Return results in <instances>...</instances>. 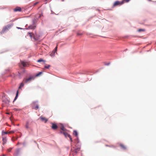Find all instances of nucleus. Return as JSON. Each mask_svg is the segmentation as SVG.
<instances>
[{"label":"nucleus","mask_w":156,"mask_h":156,"mask_svg":"<svg viewBox=\"0 0 156 156\" xmlns=\"http://www.w3.org/2000/svg\"><path fill=\"white\" fill-rule=\"evenodd\" d=\"M34 78V76H31L28 78H26L24 79L23 80V82L24 83H26L28 82H30L31 81L33 80Z\"/></svg>","instance_id":"obj_1"},{"label":"nucleus","mask_w":156,"mask_h":156,"mask_svg":"<svg viewBox=\"0 0 156 156\" xmlns=\"http://www.w3.org/2000/svg\"><path fill=\"white\" fill-rule=\"evenodd\" d=\"M60 133H61L63 134L66 137H69L70 139V141L71 142H72V138L71 136L67 132H66V131L65 132H62V131H60Z\"/></svg>","instance_id":"obj_2"},{"label":"nucleus","mask_w":156,"mask_h":156,"mask_svg":"<svg viewBox=\"0 0 156 156\" xmlns=\"http://www.w3.org/2000/svg\"><path fill=\"white\" fill-rule=\"evenodd\" d=\"M36 27V25L35 21L33 20V24L29 26L28 28H26V29H34Z\"/></svg>","instance_id":"obj_3"},{"label":"nucleus","mask_w":156,"mask_h":156,"mask_svg":"<svg viewBox=\"0 0 156 156\" xmlns=\"http://www.w3.org/2000/svg\"><path fill=\"white\" fill-rule=\"evenodd\" d=\"M123 4V2H119L118 1H116L114 2L113 4V7H115L118 5H121Z\"/></svg>","instance_id":"obj_4"},{"label":"nucleus","mask_w":156,"mask_h":156,"mask_svg":"<svg viewBox=\"0 0 156 156\" xmlns=\"http://www.w3.org/2000/svg\"><path fill=\"white\" fill-rule=\"evenodd\" d=\"M57 46H58V45H57V46H56V47L55 48V50H53L50 53V55L51 57H53V56H55V52L56 53V51H57Z\"/></svg>","instance_id":"obj_5"},{"label":"nucleus","mask_w":156,"mask_h":156,"mask_svg":"<svg viewBox=\"0 0 156 156\" xmlns=\"http://www.w3.org/2000/svg\"><path fill=\"white\" fill-rule=\"evenodd\" d=\"M11 27L12 25H7L3 28V30L4 31H5L7 30H8Z\"/></svg>","instance_id":"obj_6"},{"label":"nucleus","mask_w":156,"mask_h":156,"mask_svg":"<svg viewBox=\"0 0 156 156\" xmlns=\"http://www.w3.org/2000/svg\"><path fill=\"white\" fill-rule=\"evenodd\" d=\"M51 124L52 126H51V127L52 129H53L55 130L57 128L58 126L56 124L52 123H51Z\"/></svg>","instance_id":"obj_7"},{"label":"nucleus","mask_w":156,"mask_h":156,"mask_svg":"<svg viewBox=\"0 0 156 156\" xmlns=\"http://www.w3.org/2000/svg\"><path fill=\"white\" fill-rule=\"evenodd\" d=\"M36 104V102H34L32 103V105H33V108H34L36 110H37L39 108L38 106L37 105H36V106H35V105Z\"/></svg>","instance_id":"obj_8"},{"label":"nucleus","mask_w":156,"mask_h":156,"mask_svg":"<svg viewBox=\"0 0 156 156\" xmlns=\"http://www.w3.org/2000/svg\"><path fill=\"white\" fill-rule=\"evenodd\" d=\"M40 119L43 121H44L45 123H46L48 121V119H46V118L43 117L42 116H41L40 117Z\"/></svg>","instance_id":"obj_9"},{"label":"nucleus","mask_w":156,"mask_h":156,"mask_svg":"<svg viewBox=\"0 0 156 156\" xmlns=\"http://www.w3.org/2000/svg\"><path fill=\"white\" fill-rule=\"evenodd\" d=\"M22 10L21 8L19 7H17L16 8L14 9V12H17V11H21Z\"/></svg>","instance_id":"obj_10"},{"label":"nucleus","mask_w":156,"mask_h":156,"mask_svg":"<svg viewBox=\"0 0 156 156\" xmlns=\"http://www.w3.org/2000/svg\"><path fill=\"white\" fill-rule=\"evenodd\" d=\"M20 149L18 148L16 150V151L15 152V154L16 155H18L20 153Z\"/></svg>","instance_id":"obj_11"},{"label":"nucleus","mask_w":156,"mask_h":156,"mask_svg":"<svg viewBox=\"0 0 156 156\" xmlns=\"http://www.w3.org/2000/svg\"><path fill=\"white\" fill-rule=\"evenodd\" d=\"M120 146L124 150H126L127 148L126 147L122 144H120Z\"/></svg>","instance_id":"obj_12"},{"label":"nucleus","mask_w":156,"mask_h":156,"mask_svg":"<svg viewBox=\"0 0 156 156\" xmlns=\"http://www.w3.org/2000/svg\"><path fill=\"white\" fill-rule=\"evenodd\" d=\"M21 63L23 67H26L27 66V63L24 62H21Z\"/></svg>","instance_id":"obj_13"},{"label":"nucleus","mask_w":156,"mask_h":156,"mask_svg":"<svg viewBox=\"0 0 156 156\" xmlns=\"http://www.w3.org/2000/svg\"><path fill=\"white\" fill-rule=\"evenodd\" d=\"M27 34L31 38L34 35V34L33 33L28 32Z\"/></svg>","instance_id":"obj_14"},{"label":"nucleus","mask_w":156,"mask_h":156,"mask_svg":"<svg viewBox=\"0 0 156 156\" xmlns=\"http://www.w3.org/2000/svg\"><path fill=\"white\" fill-rule=\"evenodd\" d=\"M61 129L62 130V132H65L66 130V129L63 126H62L61 127Z\"/></svg>","instance_id":"obj_15"},{"label":"nucleus","mask_w":156,"mask_h":156,"mask_svg":"<svg viewBox=\"0 0 156 156\" xmlns=\"http://www.w3.org/2000/svg\"><path fill=\"white\" fill-rule=\"evenodd\" d=\"M18 91H17V93H16L15 97V98L14 99V100L13 101V102H14L17 99V98H18Z\"/></svg>","instance_id":"obj_16"},{"label":"nucleus","mask_w":156,"mask_h":156,"mask_svg":"<svg viewBox=\"0 0 156 156\" xmlns=\"http://www.w3.org/2000/svg\"><path fill=\"white\" fill-rule=\"evenodd\" d=\"M25 127L27 129H28L29 128L28 122H26Z\"/></svg>","instance_id":"obj_17"},{"label":"nucleus","mask_w":156,"mask_h":156,"mask_svg":"<svg viewBox=\"0 0 156 156\" xmlns=\"http://www.w3.org/2000/svg\"><path fill=\"white\" fill-rule=\"evenodd\" d=\"M73 134L75 135L76 136H78V133L76 131L74 130L73 132Z\"/></svg>","instance_id":"obj_18"},{"label":"nucleus","mask_w":156,"mask_h":156,"mask_svg":"<svg viewBox=\"0 0 156 156\" xmlns=\"http://www.w3.org/2000/svg\"><path fill=\"white\" fill-rule=\"evenodd\" d=\"M50 66V65H46L44 66V68L46 69H48Z\"/></svg>","instance_id":"obj_19"},{"label":"nucleus","mask_w":156,"mask_h":156,"mask_svg":"<svg viewBox=\"0 0 156 156\" xmlns=\"http://www.w3.org/2000/svg\"><path fill=\"white\" fill-rule=\"evenodd\" d=\"M43 61L44 62V61L42 58L38 59L37 61V62H40Z\"/></svg>","instance_id":"obj_20"},{"label":"nucleus","mask_w":156,"mask_h":156,"mask_svg":"<svg viewBox=\"0 0 156 156\" xmlns=\"http://www.w3.org/2000/svg\"><path fill=\"white\" fill-rule=\"evenodd\" d=\"M24 86V84L23 83H20V86L19 87V88H21L22 87H23Z\"/></svg>","instance_id":"obj_21"},{"label":"nucleus","mask_w":156,"mask_h":156,"mask_svg":"<svg viewBox=\"0 0 156 156\" xmlns=\"http://www.w3.org/2000/svg\"><path fill=\"white\" fill-rule=\"evenodd\" d=\"M42 73L41 72H40L39 73H37L36 75V76H39L40 75L42 74Z\"/></svg>","instance_id":"obj_22"},{"label":"nucleus","mask_w":156,"mask_h":156,"mask_svg":"<svg viewBox=\"0 0 156 156\" xmlns=\"http://www.w3.org/2000/svg\"><path fill=\"white\" fill-rule=\"evenodd\" d=\"M130 0H123L122 1V2H123V4H124L125 2H128Z\"/></svg>","instance_id":"obj_23"},{"label":"nucleus","mask_w":156,"mask_h":156,"mask_svg":"<svg viewBox=\"0 0 156 156\" xmlns=\"http://www.w3.org/2000/svg\"><path fill=\"white\" fill-rule=\"evenodd\" d=\"M15 131H15V130H13V131H10L9 132V134H10V133H15Z\"/></svg>","instance_id":"obj_24"},{"label":"nucleus","mask_w":156,"mask_h":156,"mask_svg":"<svg viewBox=\"0 0 156 156\" xmlns=\"http://www.w3.org/2000/svg\"><path fill=\"white\" fill-rule=\"evenodd\" d=\"M38 16V18H41L42 16H43V15L41 14H40L37 15Z\"/></svg>","instance_id":"obj_25"},{"label":"nucleus","mask_w":156,"mask_h":156,"mask_svg":"<svg viewBox=\"0 0 156 156\" xmlns=\"http://www.w3.org/2000/svg\"><path fill=\"white\" fill-rule=\"evenodd\" d=\"M2 134H8L9 133V132H2Z\"/></svg>","instance_id":"obj_26"},{"label":"nucleus","mask_w":156,"mask_h":156,"mask_svg":"<svg viewBox=\"0 0 156 156\" xmlns=\"http://www.w3.org/2000/svg\"><path fill=\"white\" fill-rule=\"evenodd\" d=\"M82 35V33H79V32L77 33V35Z\"/></svg>","instance_id":"obj_27"},{"label":"nucleus","mask_w":156,"mask_h":156,"mask_svg":"<svg viewBox=\"0 0 156 156\" xmlns=\"http://www.w3.org/2000/svg\"><path fill=\"white\" fill-rule=\"evenodd\" d=\"M12 149V148H9V149H8V151L9 152H10L11 151Z\"/></svg>","instance_id":"obj_28"},{"label":"nucleus","mask_w":156,"mask_h":156,"mask_svg":"<svg viewBox=\"0 0 156 156\" xmlns=\"http://www.w3.org/2000/svg\"><path fill=\"white\" fill-rule=\"evenodd\" d=\"M77 150H78V151H79V149H75V150H74V152H75V153H77Z\"/></svg>","instance_id":"obj_29"},{"label":"nucleus","mask_w":156,"mask_h":156,"mask_svg":"<svg viewBox=\"0 0 156 156\" xmlns=\"http://www.w3.org/2000/svg\"><path fill=\"white\" fill-rule=\"evenodd\" d=\"M144 29H139L138 30V31L139 32H140V31H144Z\"/></svg>","instance_id":"obj_30"},{"label":"nucleus","mask_w":156,"mask_h":156,"mask_svg":"<svg viewBox=\"0 0 156 156\" xmlns=\"http://www.w3.org/2000/svg\"><path fill=\"white\" fill-rule=\"evenodd\" d=\"M9 102H10V100L9 99H7L6 103H9Z\"/></svg>","instance_id":"obj_31"},{"label":"nucleus","mask_w":156,"mask_h":156,"mask_svg":"<svg viewBox=\"0 0 156 156\" xmlns=\"http://www.w3.org/2000/svg\"><path fill=\"white\" fill-rule=\"evenodd\" d=\"M38 3V2H37L35 3H34V6L35 5H36Z\"/></svg>","instance_id":"obj_32"},{"label":"nucleus","mask_w":156,"mask_h":156,"mask_svg":"<svg viewBox=\"0 0 156 156\" xmlns=\"http://www.w3.org/2000/svg\"><path fill=\"white\" fill-rule=\"evenodd\" d=\"M21 143L20 142H18V143L16 145H17L19 144H21Z\"/></svg>","instance_id":"obj_33"},{"label":"nucleus","mask_w":156,"mask_h":156,"mask_svg":"<svg viewBox=\"0 0 156 156\" xmlns=\"http://www.w3.org/2000/svg\"><path fill=\"white\" fill-rule=\"evenodd\" d=\"M17 28L18 29H22V28H20V27H17Z\"/></svg>","instance_id":"obj_34"},{"label":"nucleus","mask_w":156,"mask_h":156,"mask_svg":"<svg viewBox=\"0 0 156 156\" xmlns=\"http://www.w3.org/2000/svg\"><path fill=\"white\" fill-rule=\"evenodd\" d=\"M15 109V110L16 111L20 110V109Z\"/></svg>","instance_id":"obj_35"},{"label":"nucleus","mask_w":156,"mask_h":156,"mask_svg":"<svg viewBox=\"0 0 156 156\" xmlns=\"http://www.w3.org/2000/svg\"><path fill=\"white\" fill-rule=\"evenodd\" d=\"M3 156H6V155H5V154H3Z\"/></svg>","instance_id":"obj_36"},{"label":"nucleus","mask_w":156,"mask_h":156,"mask_svg":"<svg viewBox=\"0 0 156 156\" xmlns=\"http://www.w3.org/2000/svg\"><path fill=\"white\" fill-rule=\"evenodd\" d=\"M5 140H5H4V139H3V141H4V140Z\"/></svg>","instance_id":"obj_37"},{"label":"nucleus","mask_w":156,"mask_h":156,"mask_svg":"<svg viewBox=\"0 0 156 156\" xmlns=\"http://www.w3.org/2000/svg\"><path fill=\"white\" fill-rule=\"evenodd\" d=\"M106 146H108V145H106Z\"/></svg>","instance_id":"obj_38"}]
</instances>
